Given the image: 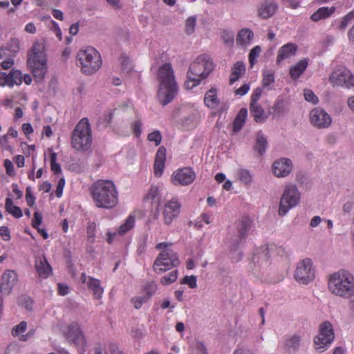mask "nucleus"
Wrapping results in <instances>:
<instances>
[{
  "label": "nucleus",
  "instance_id": "10",
  "mask_svg": "<svg viewBox=\"0 0 354 354\" xmlns=\"http://www.w3.org/2000/svg\"><path fill=\"white\" fill-rule=\"evenodd\" d=\"M295 278L296 281L303 284H308L315 278V270L313 268L312 260L306 258L297 264L295 271Z\"/></svg>",
  "mask_w": 354,
  "mask_h": 354
},
{
  "label": "nucleus",
  "instance_id": "7",
  "mask_svg": "<svg viewBox=\"0 0 354 354\" xmlns=\"http://www.w3.org/2000/svg\"><path fill=\"white\" fill-rule=\"evenodd\" d=\"M77 59L82 73L87 75L95 73L102 64L100 53L90 46L80 50L77 54Z\"/></svg>",
  "mask_w": 354,
  "mask_h": 354
},
{
  "label": "nucleus",
  "instance_id": "35",
  "mask_svg": "<svg viewBox=\"0 0 354 354\" xmlns=\"http://www.w3.org/2000/svg\"><path fill=\"white\" fill-rule=\"evenodd\" d=\"M247 116V109L245 108L241 109L234 121L233 129L234 131H239L241 129L245 122Z\"/></svg>",
  "mask_w": 354,
  "mask_h": 354
},
{
  "label": "nucleus",
  "instance_id": "5",
  "mask_svg": "<svg viewBox=\"0 0 354 354\" xmlns=\"http://www.w3.org/2000/svg\"><path fill=\"white\" fill-rule=\"evenodd\" d=\"M214 68V63L207 55H199L191 64L187 71L189 81L185 86L192 88L206 78Z\"/></svg>",
  "mask_w": 354,
  "mask_h": 354
},
{
  "label": "nucleus",
  "instance_id": "37",
  "mask_svg": "<svg viewBox=\"0 0 354 354\" xmlns=\"http://www.w3.org/2000/svg\"><path fill=\"white\" fill-rule=\"evenodd\" d=\"M250 111L257 122L263 120L264 109L259 104H250Z\"/></svg>",
  "mask_w": 354,
  "mask_h": 354
},
{
  "label": "nucleus",
  "instance_id": "57",
  "mask_svg": "<svg viewBox=\"0 0 354 354\" xmlns=\"http://www.w3.org/2000/svg\"><path fill=\"white\" fill-rule=\"evenodd\" d=\"M0 236L5 241H9L11 239L10 232L7 226L0 227Z\"/></svg>",
  "mask_w": 354,
  "mask_h": 354
},
{
  "label": "nucleus",
  "instance_id": "32",
  "mask_svg": "<svg viewBox=\"0 0 354 354\" xmlns=\"http://www.w3.org/2000/svg\"><path fill=\"white\" fill-rule=\"evenodd\" d=\"M308 65L307 60L301 59L290 68V75L292 79L297 80L306 71Z\"/></svg>",
  "mask_w": 354,
  "mask_h": 354
},
{
  "label": "nucleus",
  "instance_id": "23",
  "mask_svg": "<svg viewBox=\"0 0 354 354\" xmlns=\"http://www.w3.org/2000/svg\"><path fill=\"white\" fill-rule=\"evenodd\" d=\"M66 337L68 339L72 340L75 344H78L81 340H83L86 344V340L81 327L77 322H73L68 325Z\"/></svg>",
  "mask_w": 354,
  "mask_h": 354
},
{
  "label": "nucleus",
  "instance_id": "14",
  "mask_svg": "<svg viewBox=\"0 0 354 354\" xmlns=\"http://www.w3.org/2000/svg\"><path fill=\"white\" fill-rule=\"evenodd\" d=\"M157 285L153 282H148L145 283L141 289L140 295L133 297L131 299V303L134 308L138 310L141 308L142 305L147 303L157 290Z\"/></svg>",
  "mask_w": 354,
  "mask_h": 354
},
{
  "label": "nucleus",
  "instance_id": "21",
  "mask_svg": "<svg viewBox=\"0 0 354 354\" xmlns=\"http://www.w3.org/2000/svg\"><path fill=\"white\" fill-rule=\"evenodd\" d=\"M258 14L263 19L272 17L277 10L274 0H261L258 6Z\"/></svg>",
  "mask_w": 354,
  "mask_h": 354
},
{
  "label": "nucleus",
  "instance_id": "6",
  "mask_svg": "<svg viewBox=\"0 0 354 354\" xmlns=\"http://www.w3.org/2000/svg\"><path fill=\"white\" fill-rule=\"evenodd\" d=\"M93 143L91 127L87 118H82L71 134V147L79 151L88 150Z\"/></svg>",
  "mask_w": 354,
  "mask_h": 354
},
{
  "label": "nucleus",
  "instance_id": "62",
  "mask_svg": "<svg viewBox=\"0 0 354 354\" xmlns=\"http://www.w3.org/2000/svg\"><path fill=\"white\" fill-rule=\"evenodd\" d=\"M274 247V245H271L270 246L266 245L263 248V253L261 254V257L263 259L268 260L270 257V256H271V255H270V250H272Z\"/></svg>",
  "mask_w": 354,
  "mask_h": 354
},
{
  "label": "nucleus",
  "instance_id": "43",
  "mask_svg": "<svg viewBox=\"0 0 354 354\" xmlns=\"http://www.w3.org/2000/svg\"><path fill=\"white\" fill-rule=\"evenodd\" d=\"M178 278V271L177 270H173L171 272H169L168 274H166L163 276L161 279L160 282L162 285L167 286L173 283L176 281Z\"/></svg>",
  "mask_w": 354,
  "mask_h": 354
},
{
  "label": "nucleus",
  "instance_id": "45",
  "mask_svg": "<svg viewBox=\"0 0 354 354\" xmlns=\"http://www.w3.org/2000/svg\"><path fill=\"white\" fill-rule=\"evenodd\" d=\"M354 20V12L351 11L348 14H346L345 16H344L342 19V21L340 22L339 29L340 30H344L348 25Z\"/></svg>",
  "mask_w": 354,
  "mask_h": 354
},
{
  "label": "nucleus",
  "instance_id": "17",
  "mask_svg": "<svg viewBox=\"0 0 354 354\" xmlns=\"http://www.w3.org/2000/svg\"><path fill=\"white\" fill-rule=\"evenodd\" d=\"M80 279L82 283L86 284L88 289L92 292L95 299H100L102 297L104 288L101 286L99 279L86 275L85 272L81 274Z\"/></svg>",
  "mask_w": 354,
  "mask_h": 354
},
{
  "label": "nucleus",
  "instance_id": "38",
  "mask_svg": "<svg viewBox=\"0 0 354 354\" xmlns=\"http://www.w3.org/2000/svg\"><path fill=\"white\" fill-rule=\"evenodd\" d=\"M268 145L267 139L263 136V133L259 131L257 133V142L254 147L256 151L260 156L265 153Z\"/></svg>",
  "mask_w": 354,
  "mask_h": 354
},
{
  "label": "nucleus",
  "instance_id": "13",
  "mask_svg": "<svg viewBox=\"0 0 354 354\" xmlns=\"http://www.w3.org/2000/svg\"><path fill=\"white\" fill-rule=\"evenodd\" d=\"M196 178V174L192 168L183 167L174 171L171 177L173 185L186 186L192 184Z\"/></svg>",
  "mask_w": 354,
  "mask_h": 354
},
{
  "label": "nucleus",
  "instance_id": "12",
  "mask_svg": "<svg viewBox=\"0 0 354 354\" xmlns=\"http://www.w3.org/2000/svg\"><path fill=\"white\" fill-rule=\"evenodd\" d=\"M329 81L333 86H345L348 88L354 87V75L344 67L336 68L331 73Z\"/></svg>",
  "mask_w": 354,
  "mask_h": 354
},
{
  "label": "nucleus",
  "instance_id": "63",
  "mask_svg": "<svg viewBox=\"0 0 354 354\" xmlns=\"http://www.w3.org/2000/svg\"><path fill=\"white\" fill-rule=\"evenodd\" d=\"M14 161L19 168L23 167L25 165V158L22 155H17L15 157Z\"/></svg>",
  "mask_w": 354,
  "mask_h": 354
},
{
  "label": "nucleus",
  "instance_id": "54",
  "mask_svg": "<svg viewBox=\"0 0 354 354\" xmlns=\"http://www.w3.org/2000/svg\"><path fill=\"white\" fill-rule=\"evenodd\" d=\"M3 165L5 167L6 174L9 176L12 177V176H15V171L14 169V165L11 160H10L9 159H6L4 160Z\"/></svg>",
  "mask_w": 354,
  "mask_h": 354
},
{
  "label": "nucleus",
  "instance_id": "64",
  "mask_svg": "<svg viewBox=\"0 0 354 354\" xmlns=\"http://www.w3.org/2000/svg\"><path fill=\"white\" fill-rule=\"evenodd\" d=\"M68 289H69L68 286L65 284H62V283L58 284V293H59V295H60L62 296L66 295L69 292Z\"/></svg>",
  "mask_w": 354,
  "mask_h": 354
},
{
  "label": "nucleus",
  "instance_id": "49",
  "mask_svg": "<svg viewBox=\"0 0 354 354\" xmlns=\"http://www.w3.org/2000/svg\"><path fill=\"white\" fill-rule=\"evenodd\" d=\"M197 279L196 277L192 275V276H185L184 277L180 283L183 284H187L189 288H195L197 286Z\"/></svg>",
  "mask_w": 354,
  "mask_h": 354
},
{
  "label": "nucleus",
  "instance_id": "11",
  "mask_svg": "<svg viewBox=\"0 0 354 354\" xmlns=\"http://www.w3.org/2000/svg\"><path fill=\"white\" fill-rule=\"evenodd\" d=\"M334 339L333 326L329 322H324L319 326V333L315 337L314 342L316 349H322L328 346Z\"/></svg>",
  "mask_w": 354,
  "mask_h": 354
},
{
  "label": "nucleus",
  "instance_id": "28",
  "mask_svg": "<svg viewBox=\"0 0 354 354\" xmlns=\"http://www.w3.org/2000/svg\"><path fill=\"white\" fill-rule=\"evenodd\" d=\"M252 225V221L248 216H243L236 223L237 232L240 239H245Z\"/></svg>",
  "mask_w": 354,
  "mask_h": 354
},
{
  "label": "nucleus",
  "instance_id": "30",
  "mask_svg": "<svg viewBox=\"0 0 354 354\" xmlns=\"http://www.w3.org/2000/svg\"><path fill=\"white\" fill-rule=\"evenodd\" d=\"M335 11V7H321L315 11L311 16L310 19L314 22H317L322 19H325L330 17Z\"/></svg>",
  "mask_w": 354,
  "mask_h": 354
},
{
  "label": "nucleus",
  "instance_id": "22",
  "mask_svg": "<svg viewBox=\"0 0 354 354\" xmlns=\"http://www.w3.org/2000/svg\"><path fill=\"white\" fill-rule=\"evenodd\" d=\"M166 161V148L161 146L158 148L154 160L153 171L154 174L157 177L162 176L165 167Z\"/></svg>",
  "mask_w": 354,
  "mask_h": 354
},
{
  "label": "nucleus",
  "instance_id": "2",
  "mask_svg": "<svg viewBox=\"0 0 354 354\" xmlns=\"http://www.w3.org/2000/svg\"><path fill=\"white\" fill-rule=\"evenodd\" d=\"M158 78L160 82L158 100L162 105L165 106L178 94V86L170 63L164 64L159 68Z\"/></svg>",
  "mask_w": 354,
  "mask_h": 354
},
{
  "label": "nucleus",
  "instance_id": "24",
  "mask_svg": "<svg viewBox=\"0 0 354 354\" xmlns=\"http://www.w3.org/2000/svg\"><path fill=\"white\" fill-rule=\"evenodd\" d=\"M297 50V46L293 43H288L283 45L278 50L277 63L281 64L283 60L294 56Z\"/></svg>",
  "mask_w": 354,
  "mask_h": 354
},
{
  "label": "nucleus",
  "instance_id": "4",
  "mask_svg": "<svg viewBox=\"0 0 354 354\" xmlns=\"http://www.w3.org/2000/svg\"><path fill=\"white\" fill-rule=\"evenodd\" d=\"M328 289L336 296L350 298L354 295V277L348 271L341 270L330 274Z\"/></svg>",
  "mask_w": 354,
  "mask_h": 354
},
{
  "label": "nucleus",
  "instance_id": "25",
  "mask_svg": "<svg viewBox=\"0 0 354 354\" xmlns=\"http://www.w3.org/2000/svg\"><path fill=\"white\" fill-rule=\"evenodd\" d=\"M35 268L38 275L44 279L48 278L52 273V268L45 257L36 261Z\"/></svg>",
  "mask_w": 354,
  "mask_h": 354
},
{
  "label": "nucleus",
  "instance_id": "27",
  "mask_svg": "<svg viewBox=\"0 0 354 354\" xmlns=\"http://www.w3.org/2000/svg\"><path fill=\"white\" fill-rule=\"evenodd\" d=\"M245 64L242 61H238L234 64L233 66L231 68V73L230 75V84L232 85L236 81L239 80V78L245 73Z\"/></svg>",
  "mask_w": 354,
  "mask_h": 354
},
{
  "label": "nucleus",
  "instance_id": "50",
  "mask_svg": "<svg viewBox=\"0 0 354 354\" xmlns=\"http://www.w3.org/2000/svg\"><path fill=\"white\" fill-rule=\"evenodd\" d=\"M26 201L29 207H33L35 203V197L32 194V190L30 187H27L26 189Z\"/></svg>",
  "mask_w": 354,
  "mask_h": 354
},
{
  "label": "nucleus",
  "instance_id": "39",
  "mask_svg": "<svg viewBox=\"0 0 354 354\" xmlns=\"http://www.w3.org/2000/svg\"><path fill=\"white\" fill-rule=\"evenodd\" d=\"M261 84L263 87H268L274 82L275 72L272 69H263Z\"/></svg>",
  "mask_w": 354,
  "mask_h": 354
},
{
  "label": "nucleus",
  "instance_id": "52",
  "mask_svg": "<svg viewBox=\"0 0 354 354\" xmlns=\"http://www.w3.org/2000/svg\"><path fill=\"white\" fill-rule=\"evenodd\" d=\"M304 95L305 100L309 102H311L313 104H317L318 102V97L310 89H304Z\"/></svg>",
  "mask_w": 354,
  "mask_h": 354
},
{
  "label": "nucleus",
  "instance_id": "34",
  "mask_svg": "<svg viewBox=\"0 0 354 354\" xmlns=\"http://www.w3.org/2000/svg\"><path fill=\"white\" fill-rule=\"evenodd\" d=\"M301 338L297 335H294L288 338L284 344V349L290 353L298 350L300 345Z\"/></svg>",
  "mask_w": 354,
  "mask_h": 354
},
{
  "label": "nucleus",
  "instance_id": "58",
  "mask_svg": "<svg viewBox=\"0 0 354 354\" xmlns=\"http://www.w3.org/2000/svg\"><path fill=\"white\" fill-rule=\"evenodd\" d=\"M64 185H65V179L64 177H62L58 181L57 188L55 190V195L57 197L60 198L62 196Z\"/></svg>",
  "mask_w": 354,
  "mask_h": 354
},
{
  "label": "nucleus",
  "instance_id": "20",
  "mask_svg": "<svg viewBox=\"0 0 354 354\" xmlns=\"http://www.w3.org/2000/svg\"><path fill=\"white\" fill-rule=\"evenodd\" d=\"M292 168V162L288 158H281L274 162L272 169L274 174L277 177L287 176Z\"/></svg>",
  "mask_w": 354,
  "mask_h": 354
},
{
  "label": "nucleus",
  "instance_id": "55",
  "mask_svg": "<svg viewBox=\"0 0 354 354\" xmlns=\"http://www.w3.org/2000/svg\"><path fill=\"white\" fill-rule=\"evenodd\" d=\"M43 216L39 212H35L34 213V218L32 221V226L33 228H38L42 223Z\"/></svg>",
  "mask_w": 354,
  "mask_h": 354
},
{
  "label": "nucleus",
  "instance_id": "41",
  "mask_svg": "<svg viewBox=\"0 0 354 354\" xmlns=\"http://www.w3.org/2000/svg\"><path fill=\"white\" fill-rule=\"evenodd\" d=\"M261 53V48L260 46H255L253 47L249 53L248 60L250 66L252 67L257 62V58Z\"/></svg>",
  "mask_w": 354,
  "mask_h": 354
},
{
  "label": "nucleus",
  "instance_id": "31",
  "mask_svg": "<svg viewBox=\"0 0 354 354\" xmlns=\"http://www.w3.org/2000/svg\"><path fill=\"white\" fill-rule=\"evenodd\" d=\"M253 32L248 28H243L239 31L236 37V43L241 46L250 44L253 39Z\"/></svg>",
  "mask_w": 354,
  "mask_h": 354
},
{
  "label": "nucleus",
  "instance_id": "60",
  "mask_svg": "<svg viewBox=\"0 0 354 354\" xmlns=\"http://www.w3.org/2000/svg\"><path fill=\"white\" fill-rule=\"evenodd\" d=\"M14 98L18 100V102L20 103L21 105L24 106L28 101L27 95L25 93L22 92H17L15 93Z\"/></svg>",
  "mask_w": 354,
  "mask_h": 354
},
{
  "label": "nucleus",
  "instance_id": "40",
  "mask_svg": "<svg viewBox=\"0 0 354 354\" xmlns=\"http://www.w3.org/2000/svg\"><path fill=\"white\" fill-rule=\"evenodd\" d=\"M17 304L19 307L24 308L27 310H32L33 301L30 297L22 295L17 298Z\"/></svg>",
  "mask_w": 354,
  "mask_h": 354
},
{
  "label": "nucleus",
  "instance_id": "19",
  "mask_svg": "<svg viewBox=\"0 0 354 354\" xmlns=\"http://www.w3.org/2000/svg\"><path fill=\"white\" fill-rule=\"evenodd\" d=\"M18 275L14 270H6L2 274L0 282V294L9 295L17 281Z\"/></svg>",
  "mask_w": 354,
  "mask_h": 354
},
{
  "label": "nucleus",
  "instance_id": "26",
  "mask_svg": "<svg viewBox=\"0 0 354 354\" xmlns=\"http://www.w3.org/2000/svg\"><path fill=\"white\" fill-rule=\"evenodd\" d=\"M220 103L218 97V91L215 88H211L208 90L204 96L205 105L211 109H216Z\"/></svg>",
  "mask_w": 354,
  "mask_h": 354
},
{
  "label": "nucleus",
  "instance_id": "3",
  "mask_svg": "<svg viewBox=\"0 0 354 354\" xmlns=\"http://www.w3.org/2000/svg\"><path fill=\"white\" fill-rule=\"evenodd\" d=\"M46 46L44 41L35 42L28 52L27 64L37 81H42L47 73Z\"/></svg>",
  "mask_w": 354,
  "mask_h": 354
},
{
  "label": "nucleus",
  "instance_id": "33",
  "mask_svg": "<svg viewBox=\"0 0 354 354\" xmlns=\"http://www.w3.org/2000/svg\"><path fill=\"white\" fill-rule=\"evenodd\" d=\"M5 209L6 211L16 218H20L23 216V212L21 209L14 205L12 200L7 197L5 201Z\"/></svg>",
  "mask_w": 354,
  "mask_h": 354
},
{
  "label": "nucleus",
  "instance_id": "29",
  "mask_svg": "<svg viewBox=\"0 0 354 354\" xmlns=\"http://www.w3.org/2000/svg\"><path fill=\"white\" fill-rule=\"evenodd\" d=\"M28 324L26 321H21L17 325L15 326L11 331V334L14 337H19L20 341L26 342L32 335V333L29 331L26 335H22L27 329Z\"/></svg>",
  "mask_w": 354,
  "mask_h": 354
},
{
  "label": "nucleus",
  "instance_id": "18",
  "mask_svg": "<svg viewBox=\"0 0 354 354\" xmlns=\"http://www.w3.org/2000/svg\"><path fill=\"white\" fill-rule=\"evenodd\" d=\"M22 84V73L18 69L12 68L9 73L0 72V86L12 88L15 85Z\"/></svg>",
  "mask_w": 354,
  "mask_h": 354
},
{
  "label": "nucleus",
  "instance_id": "8",
  "mask_svg": "<svg viewBox=\"0 0 354 354\" xmlns=\"http://www.w3.org/2000/svg\"><path fill=\"white\" fill-rule=\"evenodd\" d=\"M180 261L177 254L171 250H162L153 263V270L157 273L165 272L177 267Z\"/></svg>",
  "mask_w": 354,
  "mask_h": 354
},
{
  "label": "nucleus",
  "instance_id": "59",
  "mask_svg": "<svg viewBox=\"0 0 354 354\" xmlns=\"http://www.w3.org/2000/svg\"><path fill=\"white\" fill-rule=\"evenodd\" d=\"M132 129L135 136L138 138L140 137L142 132V122L140 120H136L132 124Z\"/></svg>",
  "mask_w": 354,
  "mask_h": 354
},
{
  "label": "nucleus",
  "instance_id": "1",
  "mask_svg": "<svg viewBox=\"0 0 354 354\" xmlns=\"http://www.w3.org/2000/svg\"><path fill=\"white\" fill-rule=\"evenodd\" d=\"M89 192L97 207L111 209L118 203V192L111 180H97L91 185Z\"/></svg>",
  "mask_w": 354,
  "mask_h": 354
},
{
  "label": "nucleus",
  "instance_id": "42",
  "mask_svg": "<svg viewBox=\"0 0 354 354\" xmlns=\"http://www.w3.org/2000/svg\"><path fill=\"white\" fill-rule=\"evenodd\" d=\"M236 178L245 185H250L252 182V176L246 169H239L236 173Z\"/></svg>",
  "mask_w": 354,
  "mask_h": 354
},
{
  "label": "nucleus",
  "instance_id": "51",
  "mask_svg": "<svg viewBox=\"0 0 354 354\" xmlns=\"http://www.w3.org/2000/svg\"><path fill=\"white\" fill-rule=\"evenodd\" d=\"M221 37L225 44L231 45L234 42V34L232 31L223 30Z\"/></svg>",
  "mask_w": 354,
  "mask_h": 354
},
{
  "label": "nucleus",
  "instance_id": "44",
  "mask_svg": "<svg viewBox=\"0 0 354 354\" xmlns=\"http://www.w3.org/2000/svg\"><path fill=\"white\" fill-rule=\"evenodd\" d=\"M50 169L55 175H59L62 173L61 166L57 162V153L55 152L50 153Z\"/></svg>",
  "mask_w": 354,
  "mask_h": 354
},
{
  "label": "nucleus",
  "instance_id": "56",
  "mask_svg": "<svg viewBox=\"0 0 354 354\" xmlns=\"http://www.w3.org/2000/svg\"><path fill=\"white\" fill-rule=\"evenodd\" d=\"M159 192V188L157 186H152L148 192L147 198L153 201L158 197Z\"/></svg>",
  "mask_w": 354,
  "mask_h": 354
},
{
  "label": "nucleus",
  "instance_id": "61",
  "mask_svg": "<svg viewBox=\"0 0 354 354\" xmlns=\"http://www.w3.org/2000/svg\"><path fill=\"white\" fill-rule=\"evenodd\" d=\"M250 88V84H244L241 87L237 88L234 93L236 95L243 96L249 91Z\"/></svg>",
  "mask_w": 354,
  "mask_h": 354
},
{
  "label": "nucleus",
  "instance_id": "48",
  "mask_svg": "<svg viewBox=\"0 0 354 354\" xmlns=\"http://www.w3.org/2000/svg\"><path fill=\"white\" fill-rule=\"evenodd\" d=\"M273 113L275 115H280L285 111V102L283 100H278L272 106Z\"/></svg>",
  "mask_w": 354,
  "mask_h": 354
},
{
  "label": "nucleus",
  "instance_id": "46",
  "mask_svg": "<svg viewBox=\"0 0 354 354\" xmlns=\"http://www.w3.org/2000/svg\"><path fill=\"white\" fill-rule=\"evenodd\" d=\"M196 24V19L194 17H189L186 20L185 32L187 35H191L194 32Z\"/></svg>",
  "mask_w": 354,
  "mask_h": 354
},
{
  "label": "nucleus",
  "instance_id": "9",
  "mask_svg": "<svg viewBox=\"0 0 354 354\" xmlns=\"http://www.w3.org/2000/svg\"><path fill=\"white\" fill-rule=\"evenodd\" d=\"M300 193L294 185H287L281 197L279 214L284 216L290 209L295 207L299 202Z\"/></svg>",
  "mask_w": 354,
  "mask_h": 354
},
{
  "label": "nucleus",
  "instance_id": "15",
  "mask_svg": "<svg viewBox=\"0 0 354 354\" xmlns=\"http://www.w3.org/2000/svg\"><path fill=\"white\" fill-rule=\"evenodd\" d=\"M181 209V203L179 199L174 197L169 200L164 206L162 216L164 223L169 225L172 223L173 221L176 219Z\"/></svg>",
  "mask_w": 354,
  "mask_h": 354
},
{
  "label": "nucleus",
  "instance_id": "47",
  "mask_svg": "<svg viewBox=\"0 0 354 354\" xmlns=\"http://www.w3.org/2000/svg\"><path fill=\"white\" fill-rule=\"evenodd\" d=\"M147 139L150 142H154L156 146H158L161 143L162 136L159 131H153L149 133Z\"/></svg>",
  "mask_w": 354,
  "mask_h": 354
},
{
  "label": "nucleus",
  "instance_id": "16",
  "mask_svg": "<svg viewBox=\"0 0 354 354\" xmlns=\"http://www.w3.org/2000/svg\"><path fill=\"white\" fill-rule=\"evenodd\" d=\"M309 117L310 123L319 129L327 128L332 122L330 115L325 110L319 107L312 109Z\"/></svg>",
  "mask_w": 354,
  "mask_h": 354
},
{
  "label": "nucleus",
  "instance_id": "36",
  "mask_svg": "<svg viewBox=\"0 0 354 354\" xmlns=\"http://www.w3.org/2000/svg\"><path fill=\"white\" fill-rule=\"evenodd\" d=\"M135 222V216L133 214L129 215L124 223L119 227L118 230V234L120 236H122L127 233L134 227Z\"/></svg>",
  "mask_w": 354,
  "mask_h": 354
},
{
  "label": "nucleus",
  "instance_id": "53",
  "mask_svg": "<svg viewBox=\"0 0 354 354\" xmlns=\"http://www.w3.org/2000/svg\"><path fill=\"white\" fill-rule=\"evenodd\" d=\"M263 93V88L261 87L256 88L251 95L250 104H257L261 98Z\"/></svg>",
  "mask_w": 354,
  "mask_h": 354
}]
</instances>
